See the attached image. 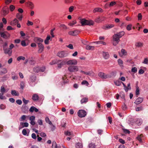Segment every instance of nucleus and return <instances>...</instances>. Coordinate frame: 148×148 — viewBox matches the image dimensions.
Segmentation results:
<instances>
[{
	"instance_id": "56",
	"label": "nucleus",
	"mask_w": 148,
	"mask_h": 148,
	"mask_svg": "<svg viewBox=\"0 0 148 148\" xmlns=\"http://www.w3.org/2000/svg\"><path fill=\"white\" fill-rule=\"evenodd\" d=\"M143 63L145 64H148V59L147 58H145L144 59Z\"/></svg>"
},
{
	"instance_id": "15",
	"label": "nucleus",
	"mask_w": 148,
	"mask_h": 148,
	"mask_svg": "<svg viewBox=\"0 0 148 148\" xmlns=\"http://www.w3.org/2000/svg\"><path fill=\"white\" fill-rule=\"evenodd\" d=\"M143 45V42H138L135 43V46L137 47L141 48L142 47Z\"/></svg>"
},
{
	"instance_id": "47",
	"label": "nucleus",
	"mask_w": 148,
	"mask_h": 148,
	"mask_svg": "<svg viewBox=\"0 0 148 148\" xmlns=\"http://www.w3.org/2000/svg\"><path fill=\"white\" fill-rule=\"evenodd\" d=\"M88 146L89 148H95V144L94 143H92L89 144Z\"/></svg>"
},
{
	"instance_id": "45",
	"label": "nucleus",
	"mask_w": 148,
	"mask_h": 148,
	"mask_svg": "<svg viewBox=\"0 0 148 148\" xmlns=\"http://www.w3.org/2000/svg\"><path fill=\"white\" fill-rule=\"evenodd\" d=\"M76 20H74L73 21H72V22L69 23V25L71 26H73L74 25L76 24Z\"/></svg>"
},
{
	"instance_id": "6",
	"label": "nucleus",
	"mask_w": 148,
	"mask_h": 148,
	"mask_svg": "<svg viewBox=\"0 0 148 148\" xmlns=\"http://www.w3.org/2000/svg\"><path fill=\"white\" fill-rule=\"evenodd\" d=\"M113 40L114 41L116 42V43H113L114 45L116 46L118 44L120 41V38L118 37V36L116 34H114L113 36Z\"/></svg>"
},
{
	"instance_id": "24",
	"label": "nucleus",
	"mask_w": 148,
	"mask_h": 148,
	"mask_svg": "<svg viewBox=\"0 0 148 148\" xmlns=\"http://www.w3.org/2000/svg\"><path fill=\"white\" fill-rule=\"evenodd\" d=\"M7 71L6 69L3 68L1 69L0 72V75L2 74H5L7 73Z\"/></svg>"
},
{
	"instance_id": "18",
	"label": "nucleus",
	"mask_w": 148,
	"mask_h": 148,
	"mask_svg": "<svg viewBox=\"0 0 148 148\" xmlns=\"http://www.w3.org/2000/svg\"><path fill=\"white\" fill-rule=\"evenodd\" d=\"M18 22V20L16 18H14L12 21L11 22L10 25L12 26H14Z\"/></svg>"
},
{
	"instance_id": "32",
	"label": "nucleus",
	"mask_w": 148,
	"mask_h": 148,
	"mask_svg": "<svg viewBox=\"0 0 148 148\" xmlns=\"http://www.w3.org/2000/svg\"><path fill=\"white\" fill-rule=\"evenodd\" d=\"M118 62L119 64V66L122 67H123V61L120 59H119L118 60Z\"/></svg>"
},
{
	"instance_id": "46",
	"label": "nucleus",
	"mask_w": 148,
	"mask_h": 148,
	"mask_svg": "<svg viewBox=\"0 0 148 148\" xmlns=\"http://www.w3.org/2000/svg\"><path fill=\"white\" fill-rule=\"evenodd\" d=\"M65 64V62H61L60 63L58 64V67L60 68L62 67L63 66L64 64Z\"/></svg>"
},
{
	"instance_id": "26",
	"label": "nucleus",
	"mask_w": 148,
	"mask_h": 148,
	"mask_svg": "<svg viewBox=\"0 0 148 148\" xmlns=\"http://www.w3.org/2000/svg\"><path fill=\"white\" fill-rule=\"evenodd\" d=\"M120 38L123 36L125 34V32H124L122 31L116 34Z\"/></svg>"
},
{
	"instance_id": "25",
	"label": "nucleus",
	"mask_w": 148,
	"mask_h": 148,
	"mask_svg": "<svg viewBox=\"0 0 148 148\" xmlns=\"http://www.w3.org/2000/svg\"><path fill=\"white\" fill-rule=\"evenodd\" d=\"M64 134L67 136H71V137H73V133L72 132H70L68 131H65L64 132Z\"/></svg>"
},
{
	"instance_id": "27",
	"label": "nucleus",
	"mask_w": 148,
	"mask_h": 148,
	"mask_svg": "<svg viewBox=\"0 0 148 148\" xmlns=\"http://www.w3.org/2000/svg\"><path fill=\"white\" fill-rule=\"evenodd\" d=\"M0 92L1 93L4 94L5 92H7V91H6V90L3 86H2L1 88Z\"/></svg>"
},
{
	"instance_id": "38",
	"label": "nucleus",
	"mask_w": 148,
	"mask_h": 148,
	"mask_svg": "<svg viewBox=\"0 0 148 148\" xmlns=\"http://www.w3.org/2000/svg\"><path fill=\"white\" fill-rule=\"evenodd\" d=\"M142 123V120L141 119H138L136 121V123L138 125H140Z\"/></svg>"
},
{
	"instance_id": "19",
	"label": "nucleus",
	"mask_w": 148,
	"mask_h": 148,
	"mask_svg": "<svg viewBox=\"0 0 148 148\" xmlns=\"http://www.w3.org/2000/svg\"><path fill=\"white\" fill-rule=\"evenodd\" d=\"M16 18L19 21H21L23 18V14L19 13H17L16 15Z\"/></svg>"
},
{
	"instance_id": "3",
	"label": "nucleus",
	"mask_w": 148,
	"mask_h": 148,
	"mask_svg": "<svg viewBox=\"0 0 148 148\" xmlns=\"http://www.w3.org/2000/svg\"><path fill=\"white\" fill-rule=\"evenodd\" d=\"M77 115L80 118H82L85 117L86 115V112L84 110H80L77 112Z\"/></svg>"
},
{
	"instance_id": "54",
	"label": "nucleus",
	"mask_w": 148,
	"mask_h": 148,
	"mask_svg": "<svg viewBox=\"0 0 148 148\" xmlns=\"http://www.w3.org/2000/svg\"><path fill=\"white\" fill-rule=\"evenodd\" d=\"M6 106L3 104H1L0 105V108L1 110L5 109L6 108Z\"/></svg>"
},
{
	"instance_id": "61",
	"label": "nucleus",
	"mask_w": 148,
	"mask_h": 148,
	"mask_svg": "<svg viewBox=\"0 0 148 148\" xmlns=\"http://www.w3.org/2000/svg\"><path fill=\"white\" fill-rule=\"evenodd\" d=\"M12 0H5V3L6 5H8L11 3Z\"/></svg>"
},
{
	"instance_id": "57",
	"label": "nucleus",
	"mask_w": 148,
	"mask_h": 148,
	"mask_svg": "<svg viewBox=\"0 0 148 148\" xmlns=\"http://www.w3.org/2000/svg\"><path fill=\"white\" fill-rule=\"evenodd\" d=\"M142 18V15L141 13H139L138 14V20H141Z\"/></svg>"
},
{
	"instance_id": "36",
	"label": "nucleus",
	"mask_w": 148,
	"mask_h": 148,
	"mask_svg": "<svg viewBox=\"0 0 148 148\" xmlns=\"http://www.w3.org/2000/svg\"><path fill=\"white\" fill-rule=\"evenodd\" d=\"M139 94V88L138 86H136V95L137 97H138Z\"/></svg>"
},
{
	"instance_id": "64",
	"label": "nucleus",
	"mask_w": 148,
	"mask_h": 148,
	"mask_svg": "<svg viewBox=\"0 0 148 148\" xmlns=\"http://www.w3.org/2000/svg\"><path fill=\"white\" fill-rule=\"evenodd\" d=\"M26 116L25 115H23L21 117V119L20 121H23L25 120L26 118Z\"/></svg>"
},
{
	"instance_id": "63",
	"label": "nucleus",
	"mask_w": 148,
	"mask_h": 148,
	"mask_svg": "<svg viewBox=\"0 0 148 148\" xmlns=\"http://www.w3.org/2000/svg\"><path fill=\"white\" fill-rule=\"evenodd\" d=\"M132 25H127L126 27L127 29L128 30H130L131 29Z\"/></svg>"
},
{
	"instance_id": "12",
	"label": "nucleus",
	"mask_w": 148,
	"mask_h": 148,
	"mask_svg": "<svg viewBox=\"0 0 148 148\" xmlns=\"http://www.w3.org/2000/svg\"><path fill=\"white\" fill-rule=\"evenodd\" d=\"M119 53L121 57H123V56L127 55V51L124 49H121V53Z\"/></svg>"
},
{
	"instance_id": "58",
	"label": "nucleus",
	"mask_w": 148,
	"mask_h": 148,
	"mask_svg": "<svg viewBox=\"0 0 148 148\" xmlns=\"http://www.w3.org/2000/svg\"><path fill=\"white\" fill-rule=\"evenodd\" d=\"M82 85L86 84L88 86V83L86 80H84L82 82Z\"/></svg>"
},
{
	"instance_id": "37",
	"label": "nucleus",
	"mask_w": 148,
	"mask_h": 148,
	"mask_svg": "<svg viewBox=\"0 0 148 148\" xmlns=\"http://www.w3.org/2000/svg\"><path fill=\"white\" fill-rule=\"evenodd\" d=\"M75 146L76 148H82L83 147L82 144L79 143L76 144Z\"/></svg>"
},
{
	"instance_id": "8",
	"label": "nucleus",
	"mask_w": 148,
	"mask_h": 148,
	"mask_svg": "<svg viewBox=\"0 0 148 148\" xmlns=\"http://www.w3.org/2000/svg\"><path fill=\"white\" fill-rule=\"evenodd\" d=\"M38 52L39 53H42L44 50V46L43 45L40 43H38Z\"/></svg>"
},
{
	"instance_id": "30",
	"label": "nucleus",
	"mask_w": 148,
	"mask_h": 148,
	"mask_svg": "<svg viewBox=\"0 0 148 148\" xmlns=\"http://www.w3.org/2000/svg\"><path fill=\"white\" fill-rule=\"evenodd\" d=\"M20 124L23 127H27L29 125L28 123L27 122H21L20 123Z\"/></svg>"
},
{
	"instance_id": "41",
	"label": "nucleus",
	"mask_w": 148,
	"mask_h": 148,
	"mask_svg": "<svg viewBox=\"0 0 148 148\" xmlns=\"http://www.w3.org/2000/svg\"><path fill=\"white\" fill-rule=\"evenodd\" d=\"M114 83L115 84L116 86H119L121 84L122 82L118 80L115 81Z\"/></svg>"
},
{
	"instance_id": "44",
	"label": "nucleus",
	"mask_w": 148,
	"mask_h": 148,
	"mask_svg": "<svg viewBox=\"0 0 148 148\" xmlns=\"http://www.w3.org/2000/svg\"><path fill=\"white\" fill-rule=\"evenodd\" d=\"M102 21L101 17H98L95 20V21L97 23H99Z\"/></svg>"
},
{
	"instance_id": "34",
	"label": "nucleus",
	"mask_w": 148,
	"mask_h": 148,
	"mask_svg": "<svg viewBox=\"0 0 148 148\" xmlns=\"http://www.w3.org/2000/svg\"><path fill=\"white\" fill-rule=\"evenodd\" d=\"M143 137V135L142 134H140L137 137L136 139L140 142H142V138Z\"/></svg>"
},
{
	"instance_id": "1",
	"label": "nucleus",
	"mask_w": 148,
	"mask_h": 148,
	"mask_svg": "<svg viewBox=\"0 0 148 148\" xmlns=\"http://www.w3.org/2000/svg\"><path fill=\"white\" fill-rule=\"evenodd\" d=\"M80 23L82 26L88 25L89 26L93 25L94 22L91 20H87L85 19H80Z\"/></svg>"
},
{
	"instance_id": "14",
	"label": "nucleus",
	"mask_w": 148,
	"mask_h": 148,
	"mask_svg": "<svg viewBox=\"0 0 148 148\" xmlns=\"http://www.w3.org/2000/svg\"><path fill=\"white\" fill-rule=\"evenodd\" d=\"M34 41L38 44V43H41L42 42L43 40L40 38L36 37L34 38Z\"/></svg>"
},
{
	"instance_id": "4",
	"label": "nucleus",
	"mask_w": 148,
	"mask_h": 148,
	"mask_svg": "<svg viewBox=\"0 0 148 148\" xmlns=\"http://www.w3.org/2000/svg\"><path fill=\"white\" fill-rule=\"evenodd\" d=\"M68 53L65 51H60L57 53V56L60 58H63L68 56Z\"/></svg>"
},
{
	"instance_id": "23",
	"label": "nucleus",
	"mask_w": 148,
	"mask_h": 148,
	"mask_svg": "<svg viewBox=\"0 0 148 148\" xmlns=\"http://www.w3.org/2000/svg\"><path fill=\"white\" fill-rule=\"evenodd\" d=\"M26 3L29 6L30 8L32 9L34 8V5L32 2L30 1H28Z\"/></svg>"
},
{
	"instance_id": "60",
	"label": "nucleus",
	"mask_w": 148,
	"mask_h": 148,
	"mask_svg": "<svg viewBox=\"0 0 148 148\" xmlns=\"http://www.w3.org/2000/svg\"><path fill=\"white\" fill-rule=\"evenodd\" d=\"M23 103L25 104H27L29 101V100H26L24 98H23Z\"/></svg>"
},
{
	"instance_id": "5",
	"label": "nucleus",
	"mask_w": 148,
	"mask_h": 148,
	"mask_svg": "<svg viewBox=\"0 0 148 148\" xmlns=\"http://www.w3.org/2000/svg\"><path fill=\"white\" fill-rule=\"evenodd\" d=\"M0 35L1 37L5 39H7L9 38L10 36V34L6 31L0 32Z\"/></svg>"
},
{
	"instance_id": "40",
	"label": "nucleus",
	"mask_w": 148,
	"mask_h": 148,
	"mask_svg": "<svg viewBox=\"0 0 148 148\" xmlns=\"http://www.w3.org/2000/svg\"><path fill=\"white\" fill-rule=\"evenodd\" d=\"M34 72L38 73L40 72V67L38 66H36L34 68Z\"/></svg>"
},
{
	"instance_id": "50",
	"label": "nucleus",
	"mask_w": 148,
	"mask_h": 148,
	"mask_svg": "<svg viewBox=\"0 0 148 148\" xmlns=\"http://www.w3.org/2000/svg\"><path fill=\"white\" fill-rule=\"evenodd\" d=\"M116 3V2L115 1H111L109 4V6L110 7L113 6L115 5Z\"/></svg>"
},
{
	"instance_id": "33",
	"label": "nucleus",
	"mask_w": 148,
	"mask_h": 148,
	"mask_svg": "<svg viewBox=\"0 0 148 148\" xmlns=\"http://www.w3.org/2000/svg\"><path fill=\"white\" fill-rule=\"evenodd\" d=\"M11 94L14 96H18L19 95L18 93L16 92L15 90H12L11 91Z\"/></svg>"
},
{
	"instance_id": "20",
	"label": "nucleus",
	"mask_w": 148,
	"mask_h": 148,
	"mask_svg": "<svg viewBox=\"0 0 148 148\" xmlns=\"http://www.w3.org/2000/svg\"><path fill=\"white\" fill-rule=\"evenodd\" d=\"M103 12V10L100 8H95L93 11V12L94 13H95L97 12Z\"/></svg>"
},
{
	"instance_id": "7",
	"label": "nucleus",
	"mask_w": 148,
	"mask_h": 148,
	"mask_svg": "<svg viewBox=\"0 0 148 148\" xmlns=\"http://www.w3.org/2000/svg\"><path fill=\"white\" fill-rule=\"evenodd\" d=\"M66 63L68 65H76L77 64V62L75 59H73L67 61Z\"/></svg>"
},
{
	"instance_id": "59",
	"label": "nucleus",
	"mask_w": 148,
	"mask_h": 148,
	"mask_svg": "<svg viewBox=\"0 0 148 148\" xmlns=\"http://www.w3.org/2000/svg\"><path fill=\"white\" fill-rule=\"evenodd\" d=\"M74 7L73 6H71L69 8V12H72L74 10Z\"/></svg>"
},
{
	"instance_id": "28",
	"label": "nucleus",
	"mask_w": 148,
	"mask_h": 148,
	"mask_svg": "<svg viewBox=\"0 0 148 148\" xmlns=\"http://www.w3.org/2000/svg\"><path fill=\"white\" fill-rule=\"evenodd\" d=\"M88 98L87 97H84L82 98L81 100V103H85L88 101Z\"/></svg>"
},
{
	"instance_id": "16",
	"label": "nucleus",
	"mask_w": 148,
	"mask_h": 148,
	"mask_svg": "<svg viewBox=\"0 0 148 148\" xmlns=\"http://www.w3.org/2000/svg\"><path fill=\"white\" fill-rule=\"evenodd\" d=\"M32 99L34 101H37L39 100V97L37 94H34L32 95Z\"/></svg>"
},
{
	"instance_id": "9",
	"label": "nucleus",
	"mask_w": 148,
	"mask_h": 148,
	"mask_svg": "<svg viewBox=\"0 0 148 148\" xmlns=\"http://www.w3.org/2000/svg\"><path fill=\"white\" fill-rule=\"evenodd\" d=\"M3 50L5 54H8L9 56H10L12 54V50L9 48H4Z\"/></svg>"
},
{
	"instance_id": "53",
	"label": "nucleus",
	"mask_w": 148,
	"mask_h": 148,
	"mask_svg": "<svg viewBox=\"0 0 148 148\" xmlns=\"http://www.w3.org/2000/svg\"><path fill=\"white\" fill-rule=\"evenodd\" d=\"M21 45L23 47H25L27 45L25 40H22L21 42Z\"/></svg>"
},
{
	"instance_id": "52",
	"label": "nucleus",
	"mask_w": 148,
	"mask_h": 148,
	"mask_svg": "<svg viewBox=\"0 0 148 148\" xmlns=\"http://www.w3.org/2000/svg\"><path fill=\"white\" fill-rule=\"evenodd\" d=\"M3 24L2 23H0V32L1 31H3L4 29L3 28Z\"/></svg>"
},
{
	"instance_id": "35",
	"label": "nucleus",
	"mask_w": 148,
	"mask_h": 148,
	"mask_svg": "<svg viewBox=\"0 0 148 148\" xmlns=\"http://www.w3.org/2000/svg\"><path fill=\"white\" fill-rule=\"evenodd\" d=\"M59 61L57 60H54L50 62L49 64L51 65H53L55 64L58 63Z\"/></svg>"
},
{
	"instance_id": "2",
	"label": "nucleus",
	"mask_w": 148,
	"mask_h": 148,
	"mask_svg": "<svg viewBox=\"0 0 148 148\" xmlns=\"http://www.w3.org/2000/svg\"><path fill=\"white\" fill-rule=\"evenodd\" d=\"M68 70L71 72H77L78 71L79 68L77 66H72L68 67Z\"/></svg>"
},
{
	"instance_id": "31",
	"label": "nucleus",
	"mask_w": 148,
	"mask_h": 148,
	"mask_svg": "<svg viewBox=\"0 0 148 148\" xmlns=\"http://www.w3.org/2000/svg\"><path fill=\"white\" fill-rule=\"evenodd\" d=\"M50 36H48L46 38V39L45 40V43L46 44H48L49 42V40L50 39Z\"/></svg>"
},
{
	"instance_id": "17",
	"label": "nucleus",
	"mask_w": 148,
	"mask_h": 148,
	"mask_svg": "<svg viewBox=\"0 0 148 148\" xmlns=\"http://www.w3.org/2000/svg\"><path fill=\"white\" fill-rule=\"evenodd\" d=\"M114 26V25L113 24H108L104 26L103 28L105 29H107L113 27Z\"/></svg>"
},
{
	"instance_id": "48",
	"label": "nucleus",
	"mask_w": 148,
	"mask_h": 148,
	"mask_svg": "<svg viewBox=\"0 0 148 148\" xmlns=\"http://www.w3.org/2000/svg\"><path fill=\"white\" fill-rule=\"evenodd\" d=\"M62 79L63 81V82L64 83H66L68 82V80L66 79L65 76L63 77Z\"/></svg>"
},
{
	"instance_id": "29",
	"label": "nucleus",
	"mask_w": 148,
	"mask_h": 148,
	"mask_svg": "<svg viewBox=\"0 0 148 148\" xmlns=\"http://www.w3.org/2000/svg\"><path fill=\"white\" fill-rule=\"evenodd\" d=\"M52 147V148H60V146L57 145L55 142H53Z\"/></svg>"
},
{
	"instance_id": "49",
	"label": "nucleus",
	"mask_w": 148,
	"mask_h": 148,
	"mask_svg": "<svg viewBox=\"0 0 148 148\" xmlns=\"http://www.w3.org/2000/svg\"><path fill=\"white\" fill-rule=\"evenodd\" d=\"M25 59V57L23 56L18 57L17 58V60L18 61H20L21 60H24Z\"/></svg>"
},
{
	"instance_id": "55",
	"label": "nucleus",
	"mask_w": 148,
	"mask_h": 148,
	"mask_svg": "<svg viewBox=\"0 0 148 148\" xmlns=\"http://www.w3.org/2000/svg\"><path fill=\"white\" fill-rule=\"evenodd\" d=\"M45 69V68L44 66H42L41 67H40V72H43L44 71Z\"/></svg>"
},
{
	"instance_id": "22",
	"label": "nucleus",
	"mask_w": 148,
	"mask_h": 148,
	"mask_svg": "<svg viewBox=\"0 0 148 148\" xmlns=\"http://www.w3.org/2000/svg\"><path fill=\"white\" fill-rule=\"evenodd\" d=\"M94 49L95 47L94 46L87 45L86 47V49L87 50H93Z\"/></svg>"
},
{
	"instance_id": "21",
	"label": "nucleus",
	"mask_w": 148,
	"mask_h": 148,
	"mask_svg": "<svg viewBox=\"0 0 148 148\" xmlns=\"http://www.w3.org/2000/svg\"><path fill=\"white\" fill-rule=\"evenodd\" d=\"M103 55L104 58L106 59H108L109 57V53L107 52H103Z\"/></svg>"
},
{
	"instance_id": "51",
	"label": "nucleus",
	"mask_w": 148,
	"mask_h": 148,
	"mask_svg": "<svg viewBox=\"0 0 148 148\" xmlns=\"http://www.w3.org/2000/svg\"><path fill=\"white\" fill-rule=\"evenodd\" d=\"M131 71L132 72L134 73H136L137 72V68L135 67H133L132 68Z\"/></svg>"
},
{
	"instance_id": "11",
	"label": "nucleus",
	"mask_w": 148,
	"mask_h": 148,
	"mask_svg": "<svg viewBox=\"0 0 148 148\" xmlns=\"http://www.w3.org/2000/svg\"><path fill=\"white\" fill-rule=\"evenodd\" d=\"M79 32L77 30L72 31L69 32V34L71 36H76L79 33Z\"/></svg>"
},
{
	"instance_id": "43",
	"label": "nucleus",
	"mask_w": 148,
	"mask_h": 148,
	"mask_svg": "<svg viewBox=\"0 0 148 148\" xmlns=\"http://www.w3.org/2000/svg\"><path fill=\"white\" fill-rule=\"evenodd\" d=\"M45 120L46 122L47 123H48L49 124L51 125H52V123L50 121V120L48 117H46L45 118Z\"/></svg>"
},
{
	"instance_id": "62",
	"label": "nucleus",
	"mask_w": 148,
	"mask_h": 148,
	"mask_svg": "<svg viewBox=\"0 0 148 148\" xmlns=\"http://www.w3.org/2000/svg\"><path fill=\"white\" fill-rule=\"evenodd\" d=\"M35 117L34 116H31L30 117L29 120L31 121H35Z\"/></svg>"
},
{
	"instance_id": "39",
	"label": "nucleus",
	"mask_w": 148,
	"mask_h": 148,
	"mask_svg": "<svg viewBox=\"0 0 148 148\" xmlns=\"http://www.w3.org/2000/svg\"><path fill=\"white\" fill-rule=\"evenodd\" d=\"M15 7L14 5H11L9 6V9L11 12H13L15 9Z\"/></svg>"
},
{
	"instance_id": "42",
	"label": "nucleus",
	"mask_w": 148,
	"mask_h": 148,
	"mask_svg": "<svg viewBox=\"0 0 148 148\" xmlns=\"http://www.w3.org/2000/svg\"><path fill=\"white\" fill-rule=\"evenodd\" d=\"M9 10H6L4 9L3 10V15L5 16L8 14L9 13Z\"/></svg>"
},
{
	"instance_id": "10",
	"label": "nucleus",
	"mask_w": 148,
	"mask_h": 148,
	"mask_svg": "<svg viewBox=\"0 0 148 148\" xmlns=\"http://www.w3.org/2000/svg\"><path fill=\"white\" fill-rule=\"evenodd\" d=\"M98 76L103 79H106L108 77V76L107 74L102 72H99V73Z\"/></svg>"
},
{
	"instance_id": "13",
	"label": "nucleus",
	"mask_w": 148,
	"mask_h": 148,
	"mask_svg": "<svg viewBox=\"0 0 148 148\" xmlns=\"http://www.w3.org/2000/svg\"><path fill=\"white\" fill-rule=\"evenodd\" d=\"M143 99L142 97H138L135 100L134 103L136 104H138L141 103L143 101Z\"/></svg>"
}]
</instances>
